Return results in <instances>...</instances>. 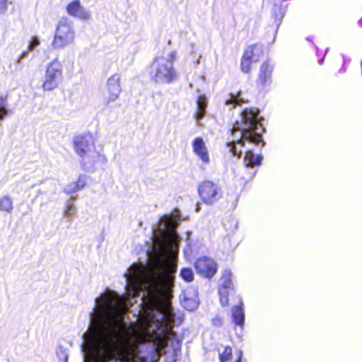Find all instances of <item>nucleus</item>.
<instances>
[{
    "label": "nucleus",
    "mask_w": 362,
    "mask_h": 362,
    "mask_svg": "<svg viewBox=\"0 0 362 362\" xmlns=\"http://www.w3.org/2000/svg\"><path fill=\"white\" fill-rule=\"evenodd\" d=\"M132 274L140 279L146 290L144 302L149 309L136 325L124 320L127 312L122 297L107 294L98 305L94 320L95 330L88 340L90 362H146L139 355V345L152 342L157 353L164 349L168 340L175 352L181 350L182 341L171 337L175 315L166 298L173 286L175 269L169 262L156 253L145 269L136 267Z\"/></svg>",
    "instance_id": "f257e3e1"
},
{
    "label": "nucleus",
    "mask_w": 362,
    "mask_h": 362,
    "mask_svg": "<svg viewBox=\"0 0 362 362\" xmlns=\"http://www.w3.org/2000/svg\"><path fill=\"white\" fill-rule=\"evenodd\" d=\"M259 114L260 111L257 107H245L240 112V121L237 120L233 124L230 129L231 135L233 136L236 132H240L241 134L240 136L226 144L230 152L234 156L240 158L243 153L241 149L238 150L237 148V144L244 147L245 142L248 141L256 145L261 143L262 146L264 145L262 132L257 131L259 127H262V126L261 123L262 118Z\"/></svg>",
    "instance_id": "f03ea898"
},
{
    "label": "nucleus",
    "mask_w": 362,
    "mask_h": 362,
    "mask_svg": "<svg viewBox=\"0 0 362 362\" xmlns=\"http://www.w3.org/2000/svg\"><path fill=\"white\" fill-rule=\"evenodd\" d=\"M176 58L175 51L170 52L168 57H155L150 65L151 79L156 83L169 84L174 82L177 78V74L174 68Z\"/></svg>",
    "instance_id": "7ed1b4c3"
},
{
    "label": "nucleus",
    "mask_w": 362,
    "mask_h": 362,
    "mask_svg": "<svg viewBox=\"0 0 362 362\" xmlns=\"http://www.w3.org/2000/svg\"><path fill=\"white\" fill-rule=\"evenodd\" d=\"M197 191L201 201L205 204H214L222 197L221 187L209 180L202 181L198 185Z\"/></svg>",
    "instance_id": "20e7f679"
},
{
    "label": "nucleus",
    "mask_w": 362,
    "mask_h": 362,
    "mask_svg": "<svg viewBox=\"0 0 362 362\" xmlns=\"http://www.w3.org/2000/svg\"><path fill=\"white\" fill-rule=\"evenodd\" d=\"M62 66L61 63L54 59L47 66L45 79L42 84L44 91H51L58 87L62 81Z\"/></svg>",
    "instance_id": "39448f33"
},
{
    "label": "nucleus",
    "mask_w": 362,
    "mask_h": 362,
    "mask_svg": "<svg viewBox=\"0 0 362 362\" xmlns=\"http://www.w3.org/2000/svg\"><path fill=\"white\" fill-rule=\"evenodd\" d=\"M74 33L70 25L66 21H60L57 27L52 46L54 48H62L72 42Z\"/></svg>",
    "instance_id": "423d86ee"
},
{
    "label": "nucleus",
    "mask_w": 362,
    "mask_h": 362,
    "mask_svg": "<svg viewBox=\"0 0 362 362\" xmlns=\"http://www.w3.org/2000/svg\"><path fill=\"white\" fill-rule=\"evenodd\" d=\"M73 146L76 153L84 157L95 148V139L92 134L84 133L74 136Z\"/></svg>",
    "instance_id": "0eeeda50"
},
{
    "label": "nucleus",
    "mask_w": 362,
    "mask_h": 362,
    "mask_svg": "<svg viewBox=\"0 0 362 362\" xmlns=\"http://www.w3.org/2000/svg\"><path fill=\"white\" fill-rule=\"evenodd\" d=\"M120 79V75L117 73L108 78L106 83L105 104L107 105L118 98L122 91Z\"/></svg>",
    "instance_id": "6e6552de"
},
{
    "label": "nucleus",
    "mask_w": 362,
    "mask_h": 362,
    "mask_svg": "<svg viewBox=\"0 0 362 362\" xmlns=\"http://www.w3.org/2000/svg\"><path fill=\"white\" fill-rule=\"evenodd\" d=\"M197 274L205 278H211L217 272L216 263L206 257L198 258L194 262Z\"/></svg>",
    "instance_id": "1a4fd4ad"
},
{
    "label": "nucleus",
    "mask_w": 362,
    "mask_h": 362,
    "mask_svg": "<svg viewBox=\"0 0 362 362\" xmlns=\"http://www.w3.org/2000/svg\"><path fill=\"white\" fill-rule=\"evenodd\" d=\"M167 226L169 228V231L166 233L165 240L160 245V248L164 253H168L172 251L174 247H177L175 235L173 232L176 227L175 221L172 219L168 220Z\"/></svg>",
    "instance_id": "9d476101"
},
{
    "label": "nucleus",
    "mask_w": 362,
    "mask_h": 362,
    "mask_svg": "<svg viewBox=\"0 0 362 362\" xmlns=\"http://www.w3.org/2000/svg\"><path fill=\"white\" fill-rule=\"evenodd\" d=\"M67 13L73 17L81 20H88L90 18V13L81 5L79 0H73L69 2L66 7Z\"/></svg>",
    "instance_id": "9b49d317"
},
{
    "label": "nucleus",
    "mask_w": 362,
    "mask_h": 362,
    "mask_svg": "<svg viewBox=\"0 0 362 362\" xmlns=\"http://www.w3.org/2000/svg\"><path fill=\"white\" fill-rule=\"evenodd\" d=\"M274 69V66L269 61L265 60L262 62L259 67V73L257 79V82L260 86H264L272 81V74Z\"/></svg>",
    "instance_id": "f8f14e48"
},
{
    "label": "nucleus",
    "mask_w": 362,
    "mask_h": 362,
    "mask_svg": "<svg viewBox=\"0 0 362 362\" xmlns=\"http://www.w3.org/2000/svg\"><path fill=\"white\" fill-rule=\"evenodd\" d=\"M194 153L202 160L204 163H209V155L206 144L202 137H196L192 141Z\"/></svg>",
    "instance_id": "ddd939ff"
},
{
    "label": "nucleus",
    "mask_w": 362,
    "mask_h": 362,
    "mask_svg": "<svg viewBox=\"0 0 362 362\" xmlns=\"http://www.w3.org/2000/svg\"><path fill=\"white\" fill-rule=\"evenodd\" d=\"M264 52V47L259 43H255L248 45L243 51V57L253 60L254 62L259 61L261 56Z\"/></svg>",
    "instance_id": "4468645a"
},
{
    "label": "nucleus",
    "mask_w": 362,
    "mask_h": 362,
    "mask_svg": "<svg viewBox=\"0 0 362 362\" xmlns=\"http://www.w3.org/2000/svg\"><path fill=\"white\" fill-rule=\"evenodd\" d=\"M87 184V176L80 175L77 180L69 183L64 189L65 193L67 194H74L83 189Z\"/></svg>",
    "instance_id": "2eb2a0df"
},
{
    "label": "nucleus",
    "mask_w": 362,
    "mask_h": 362,
    "mask_svg": "<svg viewBox=\"0 0 362 362\" xmlns=\"http://www.w3.org/2000/svg\"><path fill=\"white\" fill-rule=\"evenodd\" d=\"M243 303L239 302V303L235 305L232 309V320L233 322L240 327L244 325L245 315L243 311Z\"/></svg>",
    "instance_id": "dca6fc26"
},
{
    "label": "nucleus",
    "mask_w": 362,
    "mask_h": 362,
    "mask_svg": "<svg viewBox=\"0 0 362 362\" xmlns=\"http://www.w3.org/2000/svg\"><path fill=\"white\" fill-rule=\"evenodd\" d=\"M263 157L261 155L255 156L251 151H247L244 156V163L246 166L253 168L255 166L260 165Z\"/></svg>",
    "instance_id": "f3484780"
},
{
    "label": "nucleus",
    "mask_w": 362,
    "mask_h": 362,
    "mask_svg": "<svg viewBox=\"0 0 362 362\" xmlns=\"http://www.w3.org/2000/svg\"><path fill=\"white\" fill-rule=\"evenodd\" d=\"M249 100L244 99L241 96V91L238 90L236 93H230L228 98L226 100V105H233V107L240 106L243 104L248 103Z\"/></svg>",
    "instance_id": "a211bd4d"
},
{
    "label": "nucleus",
    "mask_w": 362,
    "mask_h": 362,
    "mask_svg": "<svg viewBox=\"0 0 362 362\" xmlns=\"http://www.w3.org/2000/svg\"><path fill=\"white\" fill-rule=\"evenodd\" d=\"M232 272L226 269L221 276V286L224 288H233V285L232 282Z\"/></svg>",
    "instance_id": "6ab92c4d"
},
{
    "label": "nucleus",
    "mask_w": 362,
    "mask_h": 362,
    "mask_svg": "<svg viewBox=\"0 0 362 362\" xmlns=\"http://www.w3.org/2000/svg\"><path fill=\"white\" fill-rule=\"evenodd\" d=\"M183 308L188 311H192L198 307V301L193 298L185 296L181 300Z\"/></svg>",
    "instance_id": "aec40b11"
},
{
    "label": "nucleus",
    "mask_w": 362,
    "mask_h": 362,
    "mask_svg": "<svg viewBox=\"0 0 362 362\" xmlns=\"http://www.w3.org/2000/svg\"><path fill=\"white\" fill-rule=\"evenodd\" d=\"M13 209L12 199L7 195L0 198V211L6 213L11 212Z\"/></svg>",
    "instance_id": "412c9836"
},
{
    "label": "nucleus",
    "mask_w": 362,
    "mask_h": 362,
    "mask_svg": "<svg viewBox=\"0 0 362 362\" xmlns=\"http://www.w3.org/2000/svg\"><path fill=\"white\" fill-rule=\"evenodd\" d=\"M207 105L206 99L204 95H199L197 99V117L202 118L205 115L206 107Z\"/></svg>",
    "instance_id": "4be33fe9"
},
{
    "label": "nucleus",
    "mask_w": 362,
    "mask_h": 362,
    "mask_svg": "<svg viewBox=\"0 0 362 362\" xmlns=\"http://www.w3.org/2000/svg\"><path fill=\"white\" fill-rule=\"evenodd\" d=\"M253 63H255L253 60H250V59L242 56L240 64V69L241 71L244 74H250Z\"/></svg>",
    "instance_id": "5701e85b"
},
{
    "label": "nucleus",
    "mask_w": 362,
    "mask_h": 362,
    "mask_svg": "<svg viewBox=\"0 0 362 362\" xmlns=\"http://www.w3.org/2000/svg\"><path fill=\"white\" fill-rule=\"evenodd\" d=\"M180 276L187 283H190L194 280V273L189 267L182 268L180 272Z\"/></svg>",
    "instance_id": "b1692460"
},
{
    "label": "nucleus",
    "mask_w": 362,
    "mask_h": 362,
    "mask_svg": "<svg viewBox=\"0 0 362 362\" xmlns=\"http://www.w3.org/2000/svg\"><path fill=\"white\" fill-rule=\"evenodd\" d=\"M233 357V350L230 346H226L224 347L222 353L219 354V361L220 362H228L232 359Z\"/></svg>",
    "instance_id": "393cba45"
},
{
    "label": "nucleus",
    "mask_w": 362,
    "mask_h": 362,
    "mask_svg": "<svg viewBox=\"0 0 362 362\" xmlns=\"http://www.w3.org/2000/svg\"><path fill=\"white\" fill-rule=\"evenodd\" d=\"M40 45V40L36 36H33L30 40L28 45V49L30 50L34 49L36 47Z\"/></svg>",
    "instance_id": "a878e982"
},
{
    "label": "nucleus",
    "mask_w": 362,
    "mask_h": 362,
    "mask_svg": "<svg viewBox=\"0 0 362 362\" xmlns=\"http://www.w3.org/2000/svg\"><path fill=\"white\" fill-rule=\"evenodd\" d=\"M8 98V94H2L0 95V107H6L7 105V100Z\"/></svg>",
    "instance_id": "bb28decb"
},
{
    "label": "nucleus",
    "mask_w": 362,
    "mask_h": 362,
    "mask_svg": "<svg viewBox=\"0 0 362 362\" xmlns=\"http://www.w3.org/2000/svg\"><path fill=\"white\" fill-rule=\"evenodd\" d=\"M337 62L339 64V65L341 66V68L339 70V72H344L345 71V62L344 59L342 57H338L337 59Z\"/></svg>",
    "instance_id": "cd10ccee"
},
{
    "label": "nucleus",
    "mask_w": 362,
    "mask_h": 362,
    "mask_svg": "<svg viewBox=\"0 0 362 362\" xmlns=\"http://www.w3.org/2000/svg\"><path fill=\"white\" fill-rule=\"evenodd\" d=\"M8 0H0V13H4L7 8Z\"/></svg>",
    "instance_id": "c85d7f7f"
},
{
    "label": "nucleus",
    "mask_w": 362,
    "mask_h": 362,
    "mask_svg": "<svg viewBox=\"0 0 362 362\" xmlns=\"http://www.w3.org/2000/svg\"><path fill=\"white\" fill-rule=\"evenodd\" d=\"M7 109L6 107H0V119H3L7 115Z\"/></svg>",
    "instance_id": "c756f323"
},
{
    "label": "nucleus",
    "mask_w": 362,
    "mask_h": 362,
    "mask_svg": "<svg viewBox=\"0 0 362 362\" xmlns=\"http://www.w3.org/2000/svg\"><path fill=\"white\" fill-rule=\"evenodd\" d=\"M220 301L222 305H228V299L227 296H221L220 298Z\"/></svg>",
    "instance_id": "7c9ffc66"
},
{
    "label": "nucleus",
    "mask_w": 362,
    "mask_h": 362,
    "mask_svg": "<svg viewBox=\"0 0 362 362\" xmlns=\"http://www.w3.org/2000/svg\"><path fill=\"white\" fill-rule=\"evenodd\" d=\"M242 358H243V351H239L237 358L235 359V361L234 362H242Z\"/></svg>",
    "instance_id": "2f4dec72"
},
{
    "label": "nucleus",
    "mask_w": 362,
    "mask_h": 362,
    "mask_svg": "<svg viewBox=\"0 0 362 362\" xmlns=\"http://www.w3.org/2000/svg\"><path fill=\"white\" fill-rule=\"evenodd\" d=\"M322 61H323V58H322V59H320L319 60V63H320V64H322Z\"/></svg>",
    "instance_id": "473e14b6"
}]
</instances>
